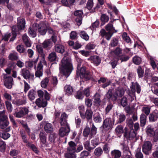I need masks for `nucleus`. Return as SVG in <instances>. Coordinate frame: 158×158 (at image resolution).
Instances as JSON below:
<instances>
[{"label":"nucleus","mask_w":158,"mask_h":158,"mask_svg":"<svg viewBox=\"0 0 158 158\" xmlns=\"http://www.w3.org/2000/svg\"><path fill=\"white\" fill-rule=\"evenodd\" d=\"M114 21H110L105 26V29L106 31H108V32H110L112 34V35L114 33L117 32L118 31V29H115L113 27Z\"/></svg>","instance_id":"4468645a"},{"label":"nucleus","mask_w":158,"mask_h":158,"mask_svg":"<svg viewBox=\"0 0 158 158\" xmlns=\"http://www.w3.org/2000/svg\"><path fill=\"white\" fill-rule=\"evenodd\" d=\"M35 95L36 92L33 89H31L29 91L27 94V96L31 101H32L35 99Z\"/></svg>","instance_id":"2f4dec72"},{"label":"nucleus","mask_w":158,"mask_h":158,"mask_svg":"<svg viewBox=\"0 0 158 158\" xmlns=\"http://www.w3.org/2000/svg\"><path fill=\"white\" fill-rule=\"evenodd\" d=\"M51 82L54 87L56 86L58 83L56 77L52 76L51 79Z\"/></svg>","instance_id":"603ef678"},{"label":"nucleus","mask_w":158,"mask_h":158,"mask_svg":"<svg viewBox=\"0 0 158 158\" xmlns=\"http://www.w3.org/2000/svg\"><path fill=\"white\" fill-rule=\"evenodd\" d=\"M21 75L26 79H29L33 80L34 78V75L33 73H31L29 71L25 69H22Z\"/></svg>","instance_id":"ddd939ff"},{"label":"nucleus","mask_w":158,"mask_h":158,"mask_svg":"<svg viewBox=\"0 0 158 158\" xmlns=\"http://www.w3.org/2000/svg\"><path fill=\"white\" fill-rule=\"evenodd\" d=\"M74 14L76 17L75 20L77 23L78 26H79L82 23L83 12L82 10H77L75 12Z\"/></svg>","instance_id":"9d476101"},{"label":"nucleus","mask_w":158,"mask_h":158,"mask_svg":"<svg viewBox=\"0 0 158 158\" xmlns=\"http://www.w3.org/2000/svg\"><path fill=\"white\" fill-rule=\"evenodd\" d=\"M110 148L109 144L106 143L103 147V149L104 153H108L110 151Z\"/></svg>","instance_id":"052dcab7"},{"label":"nucleus","mask_w":158,"mask_h":158,"mask_svg":"<svg viewBox=\"0 0 158 158\" xmlns=\"http://www.w3.org/2000/svg\"><path fill=\"white\" fill-rule=\"evenodd\" d=\"M101 20L103 23V24H104L106 22H107L109 20V17L106 14L102 15L100 18Z\"/></svg>","instance_id":"3c124183"},{"label":"nucleus","mask_w":158,"mask_h":158,"mask_svg":"<svg viewBox=\"0 0 158 158\" xmlns=\"http://www.w3.org/2000/svg\"><path fill=\"white\" fill-rule=\"evenodd\" d=\"M37 29V24L35 23L29 27L28 30V33L30 36L35 37L36 35V31Z\"/></svg>","instance_id":"2eb2a0df"},{"label":"nucleus","mask_w":158,"mask_h":158,"mask_svg":"<svg viewBox=\"0 0 158 158\" xmlns=\"http://www.w3.org/2000/svg\"><path fill=\"white\" fill-rule=\"evenodd\" d=\"M124 91L123 89L118 88L116 89L114 94L113 95L110 90H109L106 94V97L112 101H115L117 97H122L124 94Z\"/></svg>","instance_id":"20e7f679"},{"label":"nucleus","mask_w":158,"mask_h":158,"mask_svg":"<svg viewBox=\"0 0 158 158\" xmlns=\"http://www.w3.org/2000/svg\"><path fill=\"white\" fill-rule=\"evenodd\" d=\"M25 20L24 19L18 18L17 26L19 30L23 29L25 27Z\"/></svg>","instance_id":"aec40b11"},{"label":"nucleus","mask_w":158,"mask_h":158,"mask_svg":"<svg viewBox=\"0 0 158 158\" xmlns=\"http://www.w3.org/2000/svg\"><path fill=\"white\" fill-rule=\"evenodd\" d=\"M75 97L76 98L81 99L84 97V95L82 91L80 90L77 92Z\"/></svg>","instance_id":"49530a36"},{"label":"nucleus","mask_w":158,"mask_h":158,"mask_svg":"<svg viewBox=\"0 0 158 158\" xmlns=\"http://www.w3.org/2000/svg\"><path fill=\"white\" fill-rule=\"evenodd\" d=\"M9 58L12 60H17L18 58V53L16 52L10 53L9 56Z\"/></svg>","instance_id":"a19ab883"},{"label":"nucleus","mask_w":158,"mask_h":158,"mask_svg":"<svg viewBox=\"0 0 158 158\" xmlns=\"http://www.w3.org/2000/svg\"><path fill=\"white\" fill-rule=\"evenodd\" d=\"M100 33L102 37L105 36L106 39L108 40H109L112 36V34L110 32H106L103 29L101 30Z\"/></svg>","instance_id":"393cba45"},{"label":"nucleus","mask_w":158,"mask_h":158,"mask_svg":"<svg viewBox=\"0 0 158 158\" xmlns=\"http://www.w3.org/2000/svg\"><path fill=\"white\" fill-rule=\"evenodd\" d=\"M48 60L51 61H53L56 60L57 58V56L56 53L53 52L50 53L48 56Z\"/></svg>","instance_id":"ea45409f"},{"label":"nucleus","mask_w":158,"mask_h":158,"mask_svg":"<svg viewBox=\"0 0 158 158\" xmlns=\"http://www.w3.org/2000/svg\"><path fill=\"white\" fill-rule=\"evenodd\" d=\"M49 78L46 77L43 79L40 82L41 87L44 89H46L49 82Z\"/></svg>","instance_id":"a878e982"},{"label":"nucleus","mask_w":158,"mask_h":158,"mask_svg":"<svg viewBox=\"0 0 158 158\" xmlns=\"http://www.w3.org/2000/svg\"><path fill=\"white\" fill-rule=\"evenodd\" d=\"M103 153L102 149L100 147L96 148L94 151V153L95 155L98 156H99L101 155Z\"/></svg>","instance_id":"a18cd8bd"},{"label":"nucleus","mask_w":158,"mask_h":158,"mask_svg":"<svg viewBox=\"0 0 158 158\" xmlns=\"http://www.w3.org/2000/svg\"><path fill=\"white\" fill-rule=\"evenodd\" d=\"M114 58L119 59L120 55L122 53V50L119 48H117L114 51L111 52Z\"/></svg>","instance_id":"412c9836"},{"label":"nucleus","mask_w":158,"mask_h":158,"mask_svg":"<svg viewBox=\"0 0 158 158\" xmlns=\"http://www.w3.org/2000/svg\"><path fill=\"white\" fill-rule=\"evenodd\" d=\"M68 144L69 147L67 149L68 152L65 154V158H76L74 153L76 152V144L72 141L69 142Z\"/></svg>","instance_id":"39448f33"},{"label":"nucleus","mask_w":158,"mask_h":158,"mask_svg":"<svg viewBox=\"0 0 158 158\" xmlns=\"http://www.w3.org/2000/svg\"><path fill=\"white\" fill-rule=\"evenodd\" d=\"M40 142L43 145H45L46 141V137L44 133L41 132L40 134Z\"/></svg>","instance_id":"c9c22d12"},{"label":"nucleus","mask_w":158,"mask_h":158,"mask_svg":"<svg viewBox=\"0 0 158 158\" xmlns=\"http://www.w3.org/2000/svg\"><path fill=\"white\" fill-rule=\"evenodd\" d=\"M0 136L4 139H6L10 137V135L6 132H4L0 134Z\"/></svg>","instance_id":"774afa93"},{"label":"nucleus","mask_w":158,"mask_h":158,"mask_svg":"<svg viewBox=\"0 0 158 158\" xmlns=\"http://www.w3.org/2000/svg\"><path fill=\"white\" fill-rule=\"evenodd\" d=\"M95 45L92 43H89L86 45L85 48L87 50H92L95 47Z\"/></svg>","instance_id":"864d4df0"},{"label":"nucleus","mask_w":158,"mask_h":158,"mask_svg":"<svg viewBox=\"0 0 158 158\" xmlns=\"http://www.w3.org/2000/svg\"><path fill=\"white\" fill-rule=\"evenodd\" d=\"M55 51L59 53H62L64 51V47L61 45L56 44L55 46Z\"/></svg>","instance_id":"c756f323"},{"label":"nucleus","mask_w":158,"mask_h":158,"mask_svg":"<svg viewBox=\"0 0 158 158\" xmlns=\"http://www.w3.org/2000/svg\"><path fill=\"white\" fill-rule=\"evenodd\" d=\"M116 114L118 119V123H122L125 119L126 117L124 114L119 113L117 112H116Z\"/></svg>","instance_id":"473e14b6"},{"label":"nucleus","mask_w":158,"mask_h":158,"mask_svg":"<svg viewBox=\"0 0 158 158\" xmlns=\"http://www.w3.org/2000/svg\"><path fill=\"white\" fill-rule=\"evenodd\" d=\"M138 75L139 77H142L143 76L144 71L141 67H139L137 69Z\"/></svg>","instance_id":"4d7b16f0"},{"label":"nucleus","mask_w":158,"mask_h":158,"mask_svg":"<svg viewBox=\"0 0 158 158\" xmlns=\"http://www.w3.org/2000/svg\"><path fill=\"white\" fill-rule=\"evenodd\" d=\"M133 61L136 64H139L141 61V58L139 56H136L133 58Z\"/></svg>","instance_id":"8fccbe9b"},{"label":"nucleus","mask_w":158,"mask_h":158,"mask_svg":"<svg viewBox=\"0 0 158 158\" xmlns=\"http://www.w3.org/2000/svg\"><path fill=\"white\" fill-rule=\"evenodd\" d=\"M122 37L123 40L129 43L131 42L130 38L127 36V34L126 32H124L123 33Z\"/></svg>","instance_id":"5fc2aeb1"},{"label":"nucleus","mask_w":158,"mask_h":158,"mask_svg":"<svg viewBox=\"0 0 158 158\" xmlns=\"http://www.w3.org/2000/svg\"><path fill=\"white\" fill-rule=\"evenodd\" d=\"M131 91L133 93H135V89H136V92L138 94L140 93L141 91V88L140 85L137 82H132V85L131 87Z\"/></svg>","instance_id":"dca6fc26"},{"label":"nucleus","mask_w":158,"mask_h":158,"mask_svg":"<svg viewBox=\"0 0 158 158\" xmlns=\"http://www.w3.org/2000/svg\"><path fill=\"white\" fill-rule=\"evenodd\" d=\"M44 129L45 131L47 133H50L53 131V128L52 125L49 123H46L44 125Z\"/></svg>","instance_id":"c85d7f7f"},{"label":"nucleus","mask_w":158,"mask_h":158,"mask_svg":"<svg viewBox=\"0 0 158 158\" xmlns=\"http://www.w3.org/2000/svg\"><path fill=\"white\" fill-rule=\"evenodd\" d=\"M146 132L148 135L150 136H153L156 135L154 128L151 126L148 125L147 128Z\"/></svg>","instance_id":"cd10ccee"},{"label":"nucleus","mask_w":158,"mask_h":158,"mask_svg":"<svg viewBox=\"0 0 158 158\" xmlns=\"http://www.w3.org/2000/svg\"><path fill=\"white\" fill-rule=\"evenodd\" d=\"M135 157L137 158H143V155L140 152V149L138 148L136 151L135 155Z\"/></svg>","instance_id":"6e6d98bb"},{"label":"nucleus","mask_w":158,"mask_h":158,"mask_svg":"<svg viewBox=\"0 0 158 158\" xmlns=\"http://www.w3.org/2000/svg\"><path fill=\"white\" fill-rule=\"evenodd\" d=\"M100 95L98 93H96L94 97V103L95 105L99 106L101 104L102 101L100 99Z\"/></svg>","instance_id":"4be33fe9"},{"label":"nucleus","mask_w":158,"mask_h":158,"mask_svg":"<svg viewBox=\"0 0 158 158\" xmlns=\"http://www.w3.org/2000/svg\"><path fill=\"white\" fill-rule=\"evenodd\" d=\"M152 143L149 141L145 142L142 146L143 152L145 154L148 155L152 148Z\"/></svg>","instance_id":"1a4fd4ad"},{"label":"nucleus","mask_w":158,"mask_h":158,"mask_svg":"<svg viewBox=\"0 0 158 158\" xmlns=\"http://www.w3.org/2000/svg\"><path fill=\"white\" fill-rule=\"evenodd\" d=\"M147 116L142 114L140 117V125L141 126H144L146 122Z\"/></svg>","instance_id":"4c0bfd02"},{"label":"nucleus","mask_w":158,"mask_h":158,"mask_svg":"<svg viewBox=\"0 0 158 158\" xmlns=\"http://www.w3.org/2000/svg\"><path fill=\"white\" fill-rule=\"evenodd\" d=\"M7 119V117L5 115V111H0V121Z\"/></svg>","instance_id":"e2e57ef3"},{"label":"nucleus","mask_w":158,"mask_h":158,"mask_svg":"<svg viewBox=\"0 0 158 158\" xmlns=\"http://www.w3.org/2000/svg\"><path fill=\"white\" fill-rule=\"evenodd\" d=\"M6 105L8 110L10 112L12 111V106L11 103L8 101L5 102Z\"/></svg>","instance_id":"0e129e2a"},{"label":"nucleus","mask_w":158,"mask_h":158,"mask_svg":"<svg viewBox=\"0 0 158 158\" xmlns=\"http://www.w3.org/2000/svg\"><path fill=\"white\" fill-rule=\"evenodd\" d=\"M79 63L77 64V74L81 78H85L86 80H89L92 77L90 73L86 71V67L83 66L84 61L79 59Z\"/></svg>","instance_id":"7ed1b4c3"},{"label":"nucleus","mask_w":158,"mask_h":158,"mask_svg":"<svg viewBox=\"0 0 158 158\" xmlns=\"http://www.w3.org/2000/svg\"><path fill=\"white\" fill-rule=\"evenodd\" d=\"M114 124V121L112 120L110 118H107L104 121L103 127L105 130H109L112 128Z\"/></svg>","instance_id":"6e6552de"},{"label":"nucleus","mask_w":158,"mask_h":158,"mask_svg":"<svg viewBox=\"0 0 158 158\" xmlns=\"http://www.w3.org/2000/svg\"><path fill=\"white\" fill-rule=\"evenodd\" d=\"M88 60H91L92 62L94 63L96 65H98L100 62V59L98 56H91L88 59Z\"/></svg>","instance_id":"b1692460"},{"label":"nucleus","mask_w":158,"mask_h":158,"mask_svg":"<svg viewBox=\"0 0 158 158\" xmlns=\"http://www.w3.org/2000/svg\"><path fill=\"white\" fill-rule=\"evenodd\" d=\"M80 35L83 39L86 41H88L89 39V36L85 31H81L80 32Z\"/></svg>","instance_id":"37998d69"},{"label":"nucleus","mask_w":158,"mask_h":158,"mask_svg":"<svg viewBox=\"0 0 158 158\" xmlns=\"http://www.w3.org/2000/svg\"><path fill=\"white\" fill-rule=\"evenodd\" d=\"M158 118V111L155 110L149 116V118L150 122H153L157 120Z\"/></svg>","instance_id":"f3484780"},{"label":"nucleus","mask_w":158,"mask_h":158,"mask_svg":"<svg viewBox=\"0 0 158 158\" xmlns=\"http://www.w3.org/2000/svg\"><path fill=\"white\" fill-rule=\"evenodd\" d=\"M17 51L20 53H23L24 51V46L21 44L18 45L16 47Z\"/></svg>","instance_id":"680f3d73"},{"label":"nucleus","mask_w":158,"mask_h":158,"mask_svg":"<svg viewBox=\"0 0 158 158\" xmlns=\"http://www.w3.org/2000/svg\"><path fill=\"white\" fill-rule=\"evenodd\" d=\"M111 155L113 158H119L121 156V152L118 150H114L111 152Z\"/></svg>","instance_id":"bb28decb"},{"label":"nucleus","mask_w":158,"mask_h":158,"mask_svg":"<svg viewBox=\"0 0 158 158\" xmlns=\"http://www.w3.org/2000/svg\"><path fill=\"white\" fill-rule=\"evenodd\" d=\"M38 32L42 35H44L47 32V26L45 23L41 22L37 25Z\"/></svg>","instance_id":"f8f14e48"},{"label":"nucleus","mask_w":158,"mask_h":158,"mask_svg":"<svg viewBox=\"0 0 158 158\" xmlns=\"http://www.w3.org/2000/svg\"><path fill=\"white\" fill-rule=\"evenodd\" d=\"M6 148V144L2 140H0V151L3 152Z\"/></svg>","instance_id":"69168bd1"},{"label":"nucleus","mask_w":158,"mask_h":158,"mask_svg":"<svg viewBox=\"0 0 158 158\" xmlns=\"http://www.w3.org/2000/svg\"><path fill=\"white\" fill-rule=\"evenodd\" d=\"M93 0H88L86 5L87 8L89 10H92V12L93 11Z\"/></svg>","instance_id":"de8ad7c7"},{"label":"nucleus","mask_w":158,"mask_h":158,"mask_svg":"<svg viewBox=\"0 0 158 158\" xmlns=\"http://www.w3.org/2000/svg\"><path fill=\"white\" fill-rule=\"evenodd\" d=\"M36 49L38 52L43 57V59H43L44 60V57L45 55L44 52V50L42 46L40 45H38L36 46Z\"/></svg>","instance_id":"f704fd0d"},{"label":"nucleus","mask_w":158,"mask_h":158,"mask_svg":"<svg viewBox=\"0 0 158 158\" xmlns=\"http://www.w3.org/2000/svg\"><path fill=\"white\" fill-rule=\"evenodd\" d=\"M115 130L117 134H120L123 133V127L122 125H120L116 127Z\"/></svg>","instance_id":"09e8293b"},{"label":"nucleus","mask_w":158,"mask_h":158,"mask_svg":"<svg viewBox=\"0 0 158 158\" xmlns=\"http://www.w3.org/2000/svg\"><path fill=\"white\" fill-rule=\"evenodd\" d=\"M4 85L8 89H11L12 87L13 79L11 77L8 76L6 74L4 75Z\"/></svg>","instance_id":"9b49d317"},{"label":"nucleus","mask_w":158,"mask_h":158,"mask_svg":"<svg viewBox=\"0 0 158 158\" xmlns=\"http://www.w3.org/2000/svg\"><path fill=\"white\" fill-rule=\"evenodd\" d=\"M28 112V108L21 107L19 108V111L14 114V115L16 118H21L27 114Z\"/></svg>","instance_id":"0eeeda50"},{"label":"nucleus","mask_w":158,"mask_h":158,"mask_svg":"<svg viewBox=\"0 0 158 158\" xmlns=\"http://www.w3.org/2000/svg\"><path fill=\"white\" fill-rule=\"evenodd\" d=\"M12 103L13 104L18 106L22 105L25 104L26 103V99H15L13 102Z\"/></svg>","instance_id":"7c9ffc66"},{"label":"nucleus","mask_w":158,"mask_h":158,"mask_svg":"<svg viewBox=\"0 0 158 158\" xmlns=\"http://www.w3.org/2000/svg\"><path fill=\"white\" fill-rule=\"evenodd\" d=\"M35 102L36 105L40 107H44L47 106V102L46 100L43 99L41 100L39 98L36 100Z\"/></svg>","instance_id":"a211bd4d"},{"label":"nucleus","mask_w":158,"mask_h":158,"mask_svg":"<svg viewBox=\"0 0 158 158\" xmlns=\"http://www.w3.org/2000/svg\"><path fill=\"white\" fill-rule=\"evenodd\" d=\"M39 56H37L35 60L31 61H29L27 62V65L28 67L30 68H32L33 66H34L35 68H36V64L38 61Z\"/></svg>","instance_id":"72a5a7b5"},{"label":"nucleus","mask_w":158,"mask_h":158,"mask_svg":"<svg viewBox=\"0 0 158 158\" xmlns=\"http://www.w3.org/2000/svg\"><path fill=\"white\" fill-rule=\"evenodd\" d=\"M94 120L95 123H99L102 121V118L98 112L96 113L94 115Z\"/></svg>","instance_id":"e433bc0d"},{"label":"nucleus","mask_w":158,"mask_h":158,"mask_svg":"<svg viewBox=\"0 0 158 158\" xmlns=\"http://www.w3.org/2000/svg\"><path fill=\"white\" fill-rule=\"evenodd\" d=\"M42 45L44 48H46L50 46H52V43L50 40H48L44 41L42 43Z\"/></svg>","instance_id":"c03bdc74"},{"label":"nucleus","mask_w":158,"mask_h":158,"mask_svg":"<svg viewBox=\"0 0 158 158\" xmlns=\"http://www.w3.org/2000/svg\"><path fill=\"white\" fill-rule=\"evenodd\" d=\"M142 111L143 113H145L146 115H148L150 112V108L148 107H143L142 108Z\"/></svg>","instance_id":"bf43d9fd"},{"label":"nucleus","mask_w":158,"mask_h":158,"mask_svg":"<svg viewBox=\"0 0 158 158\" xmlns=\"http://www.w3.org/2000/svg\"><path fill=\"white\" fill-rule=\"evenodd\" d=\"M42 63L44 64H46V62L45 60L43 59L38 64L37 67V70L35 73V75L36 77H38L40 78L43 75V66Z\"/></svg>","instance_id":"423d86ee"},{"label":"nucleus","mask_w":158,"mask_h":158,"mask_svg":"<svg viewBox=\"0 0 158 158\" xmlns=\"http://www.w3.org/2000/svg\"><path fill=\"white\" fill-rule=\"evenodd\" d=\"M67 116L65 113H62L60 116V123L61 125L63 127H61L59 131V134L61 137L68 135L70 129L68 124L67 122Z\"/></svg>","instance_id":"f03ea898"},{"label":"nucleus","mask_w":158,"mask_h":158,"mask_svg":"<svg viewBox=\"0 0 158 158\" xmlns=\"http://www.w3.org/2000/svg\"><path fill=\"white\" fill-rule=\"evenodd\" d=\"M9 122L7 119L0 121V128L3 129L9 125Z\"/></svg>","instance_id":"58836bf2"},{"label":"nucleus","mask_w":158,"mask_h":158,"mask_svg":"<svg viewBox=\"0 0 158 158\" xmlns=\"http://www.w3.org/2000/svg\"><path fill=\"white\" fill-rule=\"evenodd\" d=\"M72 70V65L71 59L66 56H64L60 64V72L66 78L69 77Z\"/></svg>","instance_id":"f257e3e1"},{"label":"nucleus","mask_w":158,"mask_h":158,"mask_svg":"<svg viewBox=\"0 0 158 158\" xmlns=\"http://www.w3.org/2000/svg\"><path fill=\"white\" fill-rule=\"evenodd\" d=\"M11 36V35L10 33L7 32L2 36V40L5 41H7L8 40L10 37Z\"/></svg>","instance_id":"338daca9"},{"label":"nucleus","mask_w":158,"mask_h":158,"mask_svg":"<svg viewBox=\"0 0 158 158\" xmlns=\"http://www.w3.org/2000/svg\"><path fill=\"white\" fill-rule=\"evenodd\" d=\"M64 90L66 94L69 96L73 94V88L72 86L69 85H66L64 87Z\"/></svg>","instance_id":"5701e85b"},{"label":"nucleus","mask_w":158,"mask_h":158,"mask_svg":"<svg viewBox=\"0 0 158 158\" xmlns=\"http://www.w3.org/2000/svg\"><path fill=\"white\" fill-rule=\"evenodd\" d=\"M84 144L85 148L89 151L93 149V148L90 146V143L89 141H87L85 142Z\"/></svg>","instance_id":"13d9d810"},{"label":"nucleus","mask_w":158,"mask_h":158,"mask_svg":"<svg viewBox=\"0 0 158 158\" xmlns=\"http://www.w3.org/2000/svg\"><path fill=\"white\" fill-rule=\"evenodd\" d=\"M93 112L92 111L89 109L86 110L85 114H83L82 115L81 117L83 118H86L87 119H91L92 117Z\"/></svg>","instance_id":"6ab92c4d"},{"label":"nucleus","mask_w":158,"mask_h":158,"mask_svg":"<svg viewBox=\"0 0 158 158\" xmlns=\"http://www.w3.org/2000/svg\"><path fill=\"white\" fill-rule=\"evenodd\" d=\"M15 26H14L12 29V37L10 40V41H13L16 38V32L17 30L15 28Z\"/></svg>","instance_id":"79ce46f5"}]
</instances>
